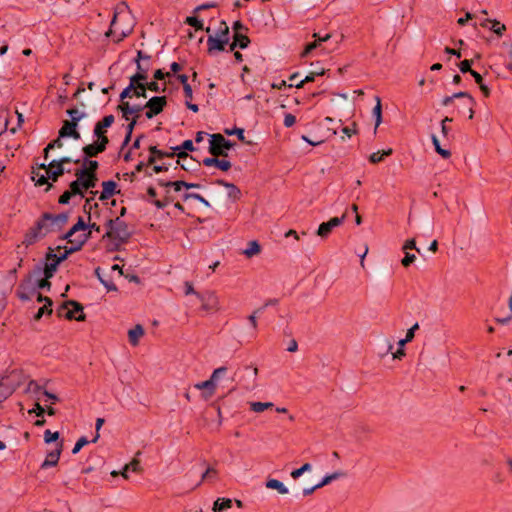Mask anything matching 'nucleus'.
<instances>
[{"instance_id":"33","label":"nucleus","mask_w":512,"mask_h":512,"mask_svg":"<svg viewBox=\"0 0 512 512\" xmlns=\"http://www.w3.org/2000/svg\"><path fill=\"white\" fill-rule=\"evenodd\" d=\"M194 387L198 390H207L208 393L207 395H205V398H209L214 394L216 384H214L210 379H208L206 381L196 383Z\"/></svg>"},{"instance_id":"19","label":"nucleus","mask_w":512,"mask_h":512,"mask_svg":"<svg viewBox=\"0 0 512 512\" xmlns=\"http://www.w3.org/2000/svg\"><path fill=\"white\" fill-rule=\"evenodd\" d=\"M203 165L210 167L216 166L222 171H228L231 168V163L225 159H218V157H207L203 160Z\"/></svg>"},{"instance_id":"4","label":"nucleus","mask_w":512,"mask_h":512,"mask_svg":"<svg viewBox=\"0 0 512 512\" xmlns=\"http://www.w3.org/2000/svg\"><path fill=\"white\" fill-rule=\"evenodd\" d=\"M129 16V13L127 11H125L124 9H121L120 7L117 8V10L115 11L114 13V16L112 18V21H111V24H110V28L109 30L106 32V36L107 37H110L111 35H114L115 36V39L114 41L115 42H120L122 41L125 37H127L130 33H131V28L127 27V28H118V19H125Z\"/></svg>"},{"instance_id":"39","label":"nucleus","mask_w":512,"mask_h":512,"mask_svg":"<svg viewBox=\"0 0 512 512\" xmlns=\"http://www.w3.org/2000/svg\"><path fill=\"white\" fill-rule=\"evenodd\" d=\"M324 69L320 70L319 73L316 72H310L303 80H301L299 83H291L289 87L295 86L296 88H302L305 83L312 82L315 80L316 76H321L324 74Z\"/></svg>"},{"instance_id":"26","label":"nucleus","mask_w":512,"mask_h":512,"mask_svg":"<svg viewBox=\"0 0 512 512\" xmlns=\"http://www.w3.org/2000/svg\"><path fill=\"white\" fill-rule=\"evenodd\" d=\"M313 37L316 38V40L306 46L305 50L302 53V57L307 56L311 51L319 47L322 42L328 41L331 38V35L326 34L325 36L320 37L317 33H314Z\"/></svg>"},{"instance_id":"25","label":"nucleus","mask_w":512,"mask_h":512,"mask_svg":"<svg viewBox=\"0 0 512 512\" xmlns=\"http://www.w3.org/2000/svg\"><path fill=\"white\" fill-rule=\"evenodd\" d=\"M88 229V226L85 222V220L82 217L78 218L77 223H75L70 230L63 236V239H70V237H73L78 232H86Z\"/></svg>"},{"instance_id":"46","label":"nucleus","mask_w":512,"mask_h":512,"mask_svg":"<svg viewBox=\"0 0 512 512\" xmlns=\"http://www.w3.org/2000/svg\"><path fill=\"white\" fill-rule=\"evenodd\" d=\"M100 272H101V269L99 267L95 269V275L100 280V282L106 287V289L108 291H116L117 290L116 285L112 281L104 279L101 276Z\"/></svg>"},{"instance_id":"9","label":"nucleus","mask_w":512,"mask_h":512,"mask_svg":"<svg viewBox=\"0 0 512 512\" xmlns=\"http://www.w3.org/2000/svg\"><path fill=\"white\" fill-rule=\"evenodd\" d=\"M197 298L202 303V309L207 312H217L220 310V301L214 292L197 294Z\"/></svg>"},{"instance_id":"53","label":"nucleus","mask_w":512,"mask_h":512,"mask_svg":"<svg viewBox=\"0 0 512 512\" xmlns=\"http://www.w3.org/2000/svg\"><path fill=\"white\" fill-rule=\"evenodd\" d=\"M12 393L13 390L10 386L0 382V403L6 400Z\"/></svg>"},{"instance_id":"7","label":"nucleus","mask_w":512,"mask_h":512,"mask_svg":"<svg viewBox=\"0 0 512 512\" xmlns=\"http://www.w3.org/2000/svg\"><path fill=\"white\" fill-rule=\"evenodd\" d=\"M58 314L60 316L64 315L69 320L83 321L85 319L82 305L73 300L63 303L58 309Z\"/></svg>"},{"instance_id":"18","label":"nucleus","mask_w":512,"mask_h":512,"mask_svg":"<svg viewBox=\"0 0 512 512\" xmlns=\"http://www.w3.org/2000/svg\"><path fill=\"white\" fill-rule=\"evenodd\" d=\"M228 41L216 38L213 35H209L207 38L208 53L213 54L216 51H224Z\"/></svg>"},{"instance_id":"24","label":"nucleus","mask_w":512,"mask_h":512,"mask_svg":"<svg viewBox=\"0 0 512 512\" xmlns=\"http://www.w3.org/2000/svg\"><path fill=\"white\" fill-rule=\"evenodd\" d=\"M43 275L45 276V266L41 267L38 265L29 273L24 281L33 287L36 283H38L39 280L42 279Z\"/></svg>"},{"instance_id":"60","label":"nucleus","mask_w":512,"mask_h":512,"mask_svg":"<svg viewBox=\"0 0 512 512\" xmlns=\"http://www.w3.org/2000/svg\"><path fill=\"white\" fill-rule=\"evenodd\" d=\"M471 65H472V60H463L459 63V69L462 73H467V72H471L473 69H471Z\"/></svg>"},{"instance_id":"52","label":"nucleus","mask_w":512,"mask_h":512,"mask_svg":"<svg viewBox=\"0 0 512 512\" xmlns=\"http://www.w3.org/2000/svg\"><path fill=\"white\" fill-rule=\"evenodd\" d=\"M158 183H159V185L164 186V187H173L175 191H180L182 188H185V186H186L185 181L164 182V181L160 180Z\"/></svg>"},{"instance_id":"10","label":"nucleus","mask_w":512,"mask_h":512,"mask_svg":"<svg viewBox=\"0 0 512 512\" xmlns=\"http://www.w3.org/2000/svg\"><path fill=\"white\" fill-rule=\"evenodd\" d=\"M114 121H115L114 116L112 114H110V115L104 116L102 120L98 121L95 124L93 134L97 138V140H102V139L109 140L106 135L107 128L112 126Z\"/></svg>"},{"instance_id":"34","label":"nucleus","mask_w":512,"mask_h":512,"mask_svg":"<svg viewBox=\"0 0 512 512\" xmlns=\"http://www.w3.org/2000/svg\"><path fill=\"white\" fill-rule=\"evenodd\" d=\"M232 500L229 498H218L213 504V512H222L232 507Z\"/></svg>"},{"instance_id":"21","label":"nucleus","mask_w":512,"mask_h":512,"mask_svg":"<svg viewBox=\"0 0 512 512\" xmlns=\"http://www.w3.org/2000/svg\"><path fill=\"white\" fill-rule=\"evenodd\" d=\"M46 232L42 229L38 230V222L26 235L23 243L26 246L34 244L39 238L44 237Z\"/></svg>"},{"instance_id":"35","label":"nucleus","mask_w":512,"mask_h":512,"mask_svg":"<svg viewBox=\"0 0 512 512\" xmlns=\"http://www.w3.org/2000/svg\"><path fill=\"white\" fill-rule=\"evenodd\" d=\"M217 183L219 185H223L224 187L228 188L229 189V192H228V195L229 197L233 198L234 200H237L240 198L241 196V191L240 189L235 186L234 184L232 183H228V182H225L223 180H218Z\"/></svg>"},{"instance_id":"32","label":"nucleus","mask_w":512,"mask_h":512,"mask_svg":"<svg viewBox=\"0 0 512 512\" xmlns=\"http://www.w3.org/2000/svg\"><path fill=\"white\" fill-rule=\"evenodd\" d=\"M266 487L268 489L277 490V492L282 495L288 494V492H289L288 488L281 481H279L277 479H268L266 481Z\"/></svg>"},{"instance_id":"63","label":"nucleus","mask_w":512,"mask_h":512,"mask_svg":"<svg viewBox=\"0 0 512 512\" xmlns=\"http://www.w3.org/2000/svg\"><path fill=\"white\" fill-rule=\"evenodd\" d=\"M415 259H416V256L414 254L406 252L401 263L404 267H408L410 264H412L415 261Z\"/></svg>"},{"instance_id":"61","label":"nucleus","mask_w":512,"mask_h":512,"mask_svg":"<svg viewBox=\"0 0 512 512\" xmlns=\"http://www.w3.org/2000/svg\"><path fill=\"white\" fill-rule=\"evenodd\" d=\"M71 161H72V159L69 158V157H62L59 160H52L51 162L48 163V166H50V167H54V166L64 167L63 166L64 164L70 163Z\"/></svg>"},{"instance_id":"51","label":"nucleus","mask_w":512,"mask_h":512,"mask_svg":"<svg viewBox=\"0 0 512 512\" xmlns=\"http://www.w3.org/2000/svg\"><path fill=\"white\" fill-rule=\"evenodd\" d=\"M62 137H59L55 140H53L52 142H50L46 148L44 149V158L45 159H48V154H49V151L51 149H54V148H62L63 147V142L61 140Z\"/></svg>"},{"instance_id":"40","label":"nucleus","mask_w":512,"mask_h":512,"mask_svg":"<svg viewBox=\"0 0 512 512\" xmlns=\"http://www.w3.org/2000/svg\"><path fill=\"white\" fill-rule=\"evenodd\" d=\"M83 190H85V189L82 187V180H80V178H78V177L76 180L72 181L69 185V192L73 196H75V195L83 196Z\"/></svg>"},{"instance_id":"62","label":"nucleus","mask_w":512,"mask_h":512,"mask_svg":"<svg viewBox=\"0 0 512 512\" xmlns=\"http://www.w3.org/2000/svg\"><path fill=\"white\" fill-rule=\"evenodd\" d=\"M226 368L225 367H219L217 369H215L210 377V380L216 384V381L219 379L220 375L224 374L226 372Z\"/></svg>"},{"instance_id":"31","label":"nucleus","mask_w":512,"mask_h":512,"mask_svg":"<svg viewBox=\"0 0 512 512\" xmlns=\"http://www.w3.org/2000/svg\"><path fill=\"white\" fill-rule=\"evenodd\" d=\"M376 105L372 110V114L375 118V129L374 132H376L377 128L382 123V104H381V98L379 96L375 97Z\"/></svg>"},{"instance_id":"44","label":"nucleus","mask_w":512,"mask_h":512,"mask_svg":"<svg viewBox=\"0 0 512 512\" xmlns=\"http://www.w3.org/2000/svg\"><path fill=\"white\" fill-rule=\"evenodd\" d=\"M272 407H273L272 402H251L250 403V409L256 413H261L264 410L272 408Z\"/></svg>"},{"instance_id":"22","label":"nucleus","mask_w":512,"mask_h":512,"mask_svg":"<svg viewBox=\"0 0 512 512\" xmlns=\"http://www.w3.org/2000/svg\"><path fill=\"white\" fill-rule=\"evenodd\" d=\"M145 331L142 325L137 324L132 329L128 331V339L129 343L136 347L139 344L140 339L144 336Z\"/></svg>"},{"instance_id":"5","label":"nucleus","mask_w":512,"mask_h":512,"mask_svg":"<svg viewBox=\"0 0 512 512\" xmlns=\"http://www.w3.org/2000/svg\"><path fill=\"white\" fill-rule=\"evenodd\" d=\"M67 221L68 215L65 213H60L57 215L45 213L42 218L38 220V230L43 228L46 234H48L51 231L61 229V227L65 225Z\"/></svg>"},{"instance_id":"56","label":"nucleus","mask_w":512,"mask_h":512,"mask_svg":"<svg viewBox=\"0 0 512 512\" xmlns=\"http://www.w3.org/2000/svg\"><path fill=\"white\" fill-rule=\"evenodd\" d=\"M490 29L498 36H502L503 33L506 31V26L504 24H501L497 20H493Z\"/></svg>"},{"instance_id":"59","label":"nucleus","mask_w":512,"mask_h":512,"mask_svg":"<svg viewBox=\"0 0 512 512\" xmlns=\"http://www.w3.org/2000/svg\"><path fill=\"white\" fill-rule=\"evenodd\" d=\"M88 443H89V441L87 440L86 437L83 436V437L79 438L78 441L76 442L74 448L72 449V453L77 454L81 450V448L84 447Z\"/></svg>"},{"instance_id":"49","label":"nucleus","mask_w":512,"mask_h":512,"mask_svg":"<svg viewBox=\"0 0 512 512\" xmlns=\"http://www.w3.org/2000/svg\"><path fill=\"white\" fill-rule=\"evenodd\" d=\"M50 278L51 277H48L47 274L45 273V276L32 287L33 292L36 293L37 289H45V288L50 289V287H51V283L49 281Z\"/></svg>"},{"instance_id":"42","label":"nucleus","mask_w":512,"mask_h":512,"mask_svg":"<svg viewBox=\"0 0 512 512\" xmlns=\"http://www.w3.org/2000/svg\"><path fill=\"white\" fill-rule=\"evenodd\" d=\"M233 40L236 42L239 48L245 49L250 44V39L247 35L243 33H238L233 35Z\"/></svg>"},{"instance_id":"43","label":"nucleus","mask_w":512,"mask_h":512,"mask_svg":"<svg viewBox=\"0 0 512 512\" xmlns=\"http://www.w3.org/2000/svg\"><path fill=\"white\" fill-rule=\"evenodd\" d=\"M84 165H85V167H83L81 169H77L76 171H86L87 173L96 174V171H97L98 166H99L97 161H95V160H88L87 157L84 160Z\"/></svg>"},{"instance_id":"45","label":"nucleus","mask_w":512,"mask_h":512,"mask_svg":"<svg viewBox=\"0 0 512 512\" xmlns=\"http://www.w3.org/2000/svg\"><path fill=\"white\" fill-rule=\"evenodd\" d=\"M345 474L343 472L337 471L330 475H326L317 485L319 488H322L325 485H328L333 480L339 479L340 477H343Z\"/></svg>"},{"instance_id":"12","label":"nucleus","mask_w":512,"mask_h":512,"mask_svg":"<svg viewBox=\"0 0 512 512\" xmlns=\"http://www.w3.org/2000/svg\"><path fill=\"white\" fill-rule=\"evenodd\" d=\"M456 98H467L468 102L466 104V106L468 107L469 109V118L472 119L473 118V115H474V110H473V106L475 104V101H474V98L468 93V92H457V93H454L453 95L451 96H446L443 100H442V105L443 106H448L450 105L454 99Z\"/></svg>"},{"instance_id":"13","label":"nucleus","mask_w":512,"mask_h":512,"mask_svg":"<svg viewBox=\"0 0 512 512\" xmlns=\"http://www.w3.org/2000/svg\"><path fill=\"white\" fill-rule=\"evenodd\" d=\"M109 143V140H97L92 144H88L83 147V152L87 158L96 157L99 153H102L106 150V147Z\"/></svg>"},{"instance_id":"55","label":"nucleus","mask_w":512,"mask_h":512,"mask_svg":"<svg viewBox=\"0 0 512 512\" xmlns=\"http://www.w3.org/2000/svg\"><path fill=\"white\" fill-rule=\"evenodd\" d=\"M311 469H312L311 464L305 463L300 468L293 470L291 472V477L293 479H298L302 474H304L305 472L310 471Z\"/></svg>"},{"instance_id":"11","label":"nucleus","mask_w":512,"mask_h":512,"mask_svg":"<svg viewBox=\"0 0 512 512\" xmlns=\"http://www.w3.org/2000/svg\"><path fill=\"white\" fill-rule=\"evenodd\" d=\"M346 218V215L344 214L341 217H333L327 222H323L319 225L317 230V235L326 238L330 235L333 228L340 226Z\"/></svg>"},{"instance_id":"8","label":"nucleus","mask_w":512,"mask_h":512,"mask_svg":"<svg viewBox=\"0 0 512 512\" xmlns=\"http://www.w3.org/2000/svg\"><path fill=\"white\" fill-rule=\"evenodd\" d=\"M167 100L165 96H155L150 98L143 108H147L146 117L148 119L160 114L166 106Z\"/></svg>"},{"instance_id":"29","label":"nucleus","mask_w":512,"mask_h":512,"mask_svg":"<svg viewBox=\"0 0 512 512\" xmlns=\"http://www.w3.org/2000/svg\"><path fill=\"white\" fill-rule=\"evenodd\" d=\"M181 149L187 150V151H193L194 150V146H193L192 140H185L182 143L181 146H177V147L172 148L173 152H175V155H177L179 159L187 158L188 157L187 152L186 151H181Z\"/></svg>"},{"instance_id":"1","label":"nucleus","mask_w":512,"mask_h":512,"mask_svg":"<svg viewBox=\"0 0 512 512\" xmlns=\"http://www.w3.org/2000/svg\"><path fill=\"white\" fill-rule=\"evenodd\" d=\"M77 246L67 247H57V253L52 248H49L46 254V262H45V273L48 277H53L54 273L57 270L58 265L64 261L69 254L74 253L82 248L84 245V239L77 240Z\"/></svg>"},{"instance_id":"16","label":"nucleus","mask_w":512,"mask_h":512,"mask_svg":"<svg viewBox=\"0 0 512 512\" xmlns=\"http://www.w3.org/2000/svg\"><path fill=\"white\" fill-rule=\"evenodd\" d=\"M75 176L82 180V187L85 190L90 188H94L97 181V175L92 173H87L86 171H76Z\"/></svg>"},{"instance_id":"58","label":"nucleus","mask_w":512,"mask_h":512,"mask_svg":"<svg viewBox=\"0 0 512 512\" xmlns=\"http://www.w3.org/2000/svg\"><path fill=\"white\" fill-rule=\"evenodd\" d=\"M59 439V432H52L51 430H46L44 432V441L45 443H52Z\"/></svg>"},{"instance_id":"2","label":"nucleus","mask_w":512,"mask_h":512,"mask_svg":"<svg viewBox=\"0 0 512 512\" xmlns=\"http://www.w3.org/2000/svg\"><path fill=\"white\" fill-rule=\"evenodd\" d=\"M106 227L107 231L103 235V238L111 239L116 246L127 242L131 236L127 224L125 221L121 220L120 217L109 219L106 222Z\"/></svg>"},{"instance_id":"38","label":"nucleus","mask_w":512,"mask_h":512,"mask_svg":"<svg viewBox=\"0 0 512 512\" xmlns=\"http://www.w3.org/2000/svg\"><path fill=\"white\" fill-rule=\"evenodd\" d=\"M393 153V150L391 148H388L386 150H383L382 152H374L370 155L369 161L373 164H377L383 160L385 156H390Z\"/></svg>"},{"instance_id":"64","label":"nucleus","mask_w":512,"mask_h":512,"mask_svg":"<svg viewBox=\"0 0 512 512\" xmlns=\"http://www.w3.org/2000/svg\"><path fill=\"white\" fill-rule=\"evenodd\" d=\"M217 477V470L212 468V467H209L207 468V470L204 472L203 476H202V480H206V479H215Z\"/></svg>"},{"instance_id":"6","label":"nucleus","mask_w":512,"mask_h":512,"mask_svg":"<svg viewBox=\"0 0 512 512\" xmlns=\"http://www.w3.org/2000/svg\"><path fill=\"white\" fill-rule=\"evenodd\" d=\"M233 147V143L227 140L222 134H212L209 140V152L215 157L227 156V150Z\"/></svg>"},{"instance_id":"15","label":"nucleus","mask_w":512,"mask_h":512,"mask_svg":"<svg viewBox=\"0 0 512 512\" xmlns=\"http://www.w3.org/2000/svg\"><path fill=\"white\" fill-rule=\"evenodd\" d=\"M77 126L78 125L74 122L65 120L59 130V137H72L75 140H79L81 136L77 130Z\"/></svg>"},{"instance_id":"30","label":"nucleus","mask_w":512,"mask_h":512,"mask_svg":"<svg viewBox=\"0 0 512 512\" xmlns=\"http://www.w3.org/2000/svg\"><path fill=\"white\" fill-rule=\"evenodd\" d=\"M149 151H150L151 155L148 159V164H153L156 160V157L162 158V157H174L175 156V152H173V151L171 153L163 152V151L159 150L156 146H151L149 148Z\"/></svg>"},{"instance_id":"36","label":"nucleus","mask_w":512,"mask_h":512,"mask_svg":"<svg viewBox=\"0 0 512 512\" xmlns=\"http://www.w3.org/2000/svg\"><path fill=\"white\" fill-rule=\"evenodd\" d=\"M261 251V247L259 245V243L257 241H250L248 243V247L243 251V254L247 257V258H251L257 254H259Z\"/></svg>"},{"instance_id":"3","label":"nucleus","mask_w":512,"mask_h":512,"mask_svg":"<svg viewBox=\"0 0 512 512\" xmlns=\"http://www.w3.org/2000/svg\"><path fill=\"white\" fill-rule=\"evenodd\" d=\"M38 169H43L46 171V174H41L39 172L33 171L32 180L35 181V185L43 186L47 184L46 191L50 190L52 184L48 183V179L52 181H57L60 176H62L65 172L64 167L54 166L50 167L46 163H42L38 166Z\"/></svg>"},{"instance_id":"57","label":"nucleus","mask_w":512,"mask_h":512,"mask_svg":"<svg viewBox=\"0 0 512 512\" xmlns=\"http://www.w3.org/2000/svg\"><path fill=\"white\" fill-rule=\"evenodd\" d=\"M185 23L194 27L196 30L204 29L202 21H200L198 18H196L194 16L187 17L185 20Z\"/></svg>"},{"instance_id":"20","label":"nucleus","mask_w":512,"mask_h":512,"mask_svg":"<svg viewBox=\"0 0 512 512\" xmlns=\"http://www.w3.org/2000/svg\"><path fill=\"white\" fill-rule=\"evenodd\" d=\"M102 188L103 189L99 197L102 201L109 199L116 193H119V191L116 190L117 183L112 180L102 182Z\"/></svg>"},{"instance_id":"48","label":"nucleus","mask_w":512,"mask_h":512,"mask_svg":"<svg viewBox=\"0 0 512 512\" xmlns=\"http://www.w3.org/2000/svg\"><path fill=\"white\" fill-rule=\"evenodd\" d=\"M90 238V232H78L73 237H70V239H67L68 242L71 244V246H77V240L84 239V244L87 242V240Z\"/></svg>"},{"instance_id":"50","label":"nucleus","mask_w":512,"mask_h":512,"mask_svg":"<svg viewBox=\"0 0 512 512\" xmlns=\"http://www.w3.org/2000/svg\"><path fill=\"white\" fill-rule=\"evenodd\" d=\"M146 85L145 81H138V83L135 84L133 95L136 97H143L146 98Z\"/></svg>"},{"instance_id":"23","label":"nucleus","mask_w":512,"mask_h":512,"mask_svg":"<svg viewBox=\"0 0 512 512\" xmlns=\"http://www.w3.org/2000/svg\"><path fill=\"white\" fill-rule=\"evenodd\" d=\"M137 72L131 76L132 82L146 81L148 78V71L150 69L149 63H142L136 60Z\"/></svg>"},{"instance_id":"28","label":"nucleus","mask_w":512,"mask_h":512,"mask_svg":"<svg viewBox=\"0 0 512 512\" xmlns=\"http://www.w3.org/2000/svg\"><path fill=\"white\" fill-rule=\"evenodd\" d=\"M16 293L17 296L23 301L29 300L31 294H35L32 290V287L24 280L19 284Z\"/></svg>"},{"instance_id":"47","label":"nucleus","mask_w":512,"mask_h":512,"mask_svg":"<svg viewBox=\"0 0 512 512\" xmlns=\"http://www.w3.org/2000/svg\"><path fill=\"white\" fill-rule=\"evenodd\" d=\"M67 114L71 117V122H74L78 125L79 121L82 120L86 114L84 112L79 111L78 109L72 108L67 110Z\"/></svg>"},{"instance_id":"54","label":"nucleus","mask_w":512,"mask_h":512,"mask_svg":"<svg viewBox=\"0 0 512 512\" xmlns=\"http://www.w3.org/2000/svg\"><path fill=\"white\" fill-rule=\"evenodd\" d=\"M137 82H132V78L130 77L129 85L121 92L120 99L123 101L125 98H130L133 95L135 84Z\"/></svg>"},{"instance_id":"27","label":"nucleus","mask_w":512,"mask_h":512,"mask_svg":"<svg viewBox=\"0 0 512 512\" xmlns=\"http://www.w3.org/2000/svg\"><path fill=\"white\" fill-rule=\"evenodd\" d=\"M37 299L39 302H42V301L46 302V304H44L41 308H39V310L37 311V313L34 317L36 320H39L45 313H47V314L52 313V308H51L52 301L50 298L43 297L41 294L37 295Z\"/></svg>"},{"instance_id":"41","label":"nucleus","mask_w":512,"mask_h":512,"mask_svg":"<svg viewBox=\"0 0 512 512\" xmlns=\"http://www.w3.org/2000/svg\"><path fill=\"white\" fill-rule=\"evenodd\" d=\"M133 471V472H139L140 471V462L137 459H133L130 463L126 464L123 468V471L121 472V475L124 478H128L127 472Z\"/></svg>"},{"instance_id":"37","label":"nucleus","mask_w":512,"mask_h":512,"mask_svg":"<svg viewBox=\"0 0 512 512\" xmlns=\"http://www.w3.org/2000/svg\"><path fill=\"white\" fill-rule=\"evenodd\" d=\"M213 36L229 42V27L224 20L220 22V26Z\"/></svg>"},{"instance_id":"17","label":"nucleus","mask_w":512,"mask_h":512,"mask_svg":"<svg viewBox=\"0 0 512 512\" xmlns=\"http://www.w3.org/2000/svg\"><path fill=\"white\" fill-rule=\"evenodd\" d=\"M119 110L122 112V116L123 118H125L126 120H129L130 119V115L132 114H135L136 116L134 118L137 119L138 117V113L143 109L142 106L140 105H130L129 102H122L119 106H118Z\"/></svg>"},{"instance_id":"14","label":"nucleus","mask_w":512,"mask_h":512,"mask_svg":"<svg viewBox=\"0 0 512 512\" xmlns=\"http://www.w3.org/2000/svg\"><path fill=\"white\" fill-rule=\"evenodd\" d=\"M63 450V443H57L55 450L47 453L45 460L41 464V469H48L58 464Z\"/></svg>"}]
</instances>
